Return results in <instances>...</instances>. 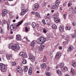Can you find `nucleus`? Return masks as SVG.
<instances>
[{
    "label": "nucleus",
    "instance_id": "nucleus-1",
    "mask_svg": "<svg viewBox=\"0 0 76 76\" xmlns=\"http://www.w3.org/2000/svg\"><path fill=\"white\" fill-rule=\"evenodd\" d=\"M23 21L22 20L18 22L17 24H15L13 25L10 26V29L11 30H14L15 28V29L17 30L19 29V26L23 23Z\"/></svg>",
    "mask_w": 76,
    "mask_h": 76
},
{
    "label": "nucleus",
    "instance_id": "nucleus-2",
    "mask_svg": "<svg viewBox=\"0 0 76 76\" xmlns=\"http://www.w3.org/2000/svg\"><path fill=\"white\" fill-rule=\"evenodd\" d=\"M64 63L62 62L60 63L58 66L59 67L61 68L62 71L63 72H64V73L66 72L67 71V70H68V69L67 67H65L64 66Z\"/></svg>",
    "mask_w": 76,
    "mask_h": 76
},
{
    "label": "nucleus",
    "instance_id": "nucleus-3",
    "mask_svg": "<svg viewBox=\"0 0 76 76\" xmlns=\"http://www.w3.org/2000/svg\"><path fill=\"white\" fill-rule=\"evenodd\" d=\"M45 41H46V39L45 38L43 37H41L37 39V42L38 44H42L44 43L45 42Z\"/></svg>",
    "mask_w": 76,
    "mask_h": 76
},
{
    "label": "nucleus",
    "instance_id": "nucleus-4",
    "mask_svg": "<svg viewBox=\"0 0 76 76\" xmlns=\"http://www.w3.org/2000/svg\"><path fill=\"white\" fill-rule=\"evenodd\" d=\"M0 68H1V71L2 72H6L7 71V67L5 65L2 63L0 64Z\"/></svg>",
    "mask_w": 76,
    "mask_h": 76
},
{
    "label": "nucleus",
    "instance_id": "nucleus-5",
    "mask_svg": "<svg viewBox=\"0 0 76 76\" xmlns=\"http://www.w3.org/2000/svg\"><path fill=\"white\" fill-rule=\"evenodd\" d=\"M61 56V53L60 52H58L55 56V58L56 60H58L60 58V57Z\"/></svg>",
    "mask_w": 76,
    "mask_h": 76
},
{
    "label": "nucleus",
    "instance_id": "nucleus-6",
    "mask_svg": "<svg viewBox=\"0 0 76 76\" xmlns=\"http://www.w3.org/2000/svg\"><path fill=\"white\" fill-rule=\"evenodd\" d=\"M29 58L30 60H31L33 62L35 61V57L33 56V55H31L30 53H29L28 54Z\"/></svg>",
    "mask_w": 76,
    "mask_h": 76
},
{
    "label": "nucleus",
    "instance_id": "nucleus-7",
    "mask_svg": "<svg viewBox=\"0 0 76 76\" xmlns=\"http://www.w3.org/2000/svg\"><path fill=\"white\" fill-rule=\"evenodd\" d=\"M19 55L23 58H26L27 57L26 54L23 52H21L19 54Z\"/></svg>",
    "mask_w": 76,
    "mask_h": 76
},
{
    "label": "nucleus",
    "instance_id": "nucleus-8",
    "mask_svg": "<svg viewBox=\"0 0 76 76\" xmlns=\"http://www.w3.org/2000/svg\"><path fill=\"white\" fill-rule=\"evenodd\" d=\"M39 7V6L37 4H35L34 6H33L32 8L34 10H37Z\"/></svg>",
    "mask_w": 76,
    "mask_h": 76
},
{
    "label": "nucleus",
    "instance_id": "nucleus-9",
    "mask_svg": "<svg viewBox=\"0 0 76 76\" xmlns=\"http://www.w3.org/2000/svg\"><path fill=\"white\" fill-rule=\"evenodd\" d=\"M74 47L72 45H70L69 48H68L67 49V52H70L72 51V50H73Z\"/></svg>",
    "mask_w": 76,
    "mask_h": 76
},
{
    "label": "nucleus",
    "instance_id": "nucleus-10",
    "mask_svg": "<svg viewBox=\"0 0 76 76\" xmlns=\"http://www.w3.org/2000/svg\"><path fill=\"white\" fill-rule=\"evenodd\" d=\"M64 29V26L63 25H61L59 27V31L60 32H63Z\"/></svg>",
    "mask_w": 76,
    "mask_h": 76
},
{
    "label": "nucleus",
    "instance_id": "nucleus-11",
    "mask_svg": "<svg viewBox=\"0 0 76 76\" xmlns=\"http://www.w3.org/2000/svg\"><path fill=\"white\" fill-rule=\"evenodd\" d=\"M7 23V29L9 30V28H10L9 25H10V21H8L7 22L6 20H4V23Z\"/></svg>",
    "mask_w": 76,
    "mask_h": 76
},
{
    "label": "nucleus",
    "instance_id": "nucleus-12",
    "mask_svg": "<svg viewBox=\"0 0 76 76\" xmlns=\"http://www.w3.org/2000/svg\"><path fill=\"white\" fill-rule=\"evenodd\" d=\"M40 66L41 67H42V68H43V69H45V68L47 67V66L46 65V64L44 63H42L41 64Z\"/></svg>",
    "mask_w": 76,
    "mask_h": 76
},
{
    "label": "nucleus",
    "instance_id": "nucleus-13",
    "mask_svg": "<svg viewBox=\"0 0 76 76\" xmlns=\"http://www.w3.org/2000/svg\"><path fill=\"white\" fill-rule=\"evenodd\" d=\"M17 71H18V72H19V73H22V68H21L20 66H18L17 68Z\"/></svg>",
    "mask_w": 76,
    "mask_h": 76
},
{
    "label": "nucleus",
    "instance_id": "nucleus-14",
    "mask_svg": "<svg viewBox=\"0 0 76 76\" xmlns=\"http://www.w3.org/2000/svg\"><path fill=\"white\" fill-rule=\"evenodd\" d=\"M7 13V10H3L2 14V15H3V16H5V15Z\"/></svg>",
    "mask_w": 76,
    "mask_h": 76
},
{
    "label": "nucleus",
    "instance_id": "nucleus-15",
    "mask_svg": "<svg viewBox=\"0 0 76 76\" xmlns=\"http://www.w3.org/2000/svg\"><path fill=\"white\" fill-rule=\"evenodd\" d=\"M70 73L72 76H74V75H75V70H74V69H71V70Z\"/></svg>",
    "mask_w": 76,
    "mask_h": 76
},
{
    "label": "nucleus",
    "instance_id": "nucleus-16",
    "mask_svg": "<svg viewBox=\"0 0 76 76\" xmlns=\"http://www.w3.org/2000/svg\"><path fill=\"white\" fill-rule=\"evenodd\" d=\"M32 68L30 67L29 69L28 72L29 75H32Z\"/></svg>",
    "mask_w": 76,
    "mask_h": 76
},
{
    "label": "nucleus",
    "instance_id": "nucleus-17",
    "mask_svg": "<svg viewBox=\"0 0 76 76\" xmlns=\"http://www.w3.org/2000/svg\"><path fill=\"white\" fill-rule=\"evenodd\" d=\"M60 3L58 0H56L55 1V5L58 7Z\"/></svg>",
    "mask_w": 76,
    "mask_h": 76
},
{
    "label": "nucleus",
    "instance_id": "nucleus-18",
    "mask_svg": "<svg viewBox=\"0 0 76 76\" xmlns=\"http://www.w3.org/2000/svg\"><path fill=\"white\" fill-rule=\"evenodd\" d=\"M35 42L34 41H32L30 43V45L32 46V47H35Z\"/></svg>",
    "mask_w": 76,
    "mask_h": 76
},
{
    "label": "nucleus",
    "instance_id": "nucleus-19",
    "mask_svg": "<svg viewBox=\"0 0 76 76\" xmlns=\"http://www.w3.org/2000/svg\"><path fill=\"white\" fill-rule=\"evenodd\" d=\"M21 10H24V9H25V6L23 3H21Z\"/></svg>",
    "mask_w": 76,
    "mask_h": 76
},
{
    "label": "nucleus",
    "instance_id": "nucleus-20",
    "mask_svg": "<svg viewBox=\"0 0 76 76\" xmlns=\"http://www.w3.org/2000/svg\"><path fill=\"white\" fill-rule=\"evenodd\" d=\"M16 39L17 40H19L20 41L21 40V38H20V37L19 35H17L16 36Z\"/></svg>",
    "mask_w": 76,
    "mask_h": 76
},
{
    "label": "nucleus",
    "instance_id": "nucleus-21",
    "mask_svg": "<svg viewBox=\"0 0 76 76\" xmlns=\"http://www.w3.org/2000/svg\"><path fill=\"white\" fill-rule=\"evenodd\" d=\"M25 13H26V12L24 11V10H22L21 11V13H20V15L21 16H22L23 15H25Z\"/></svg>",
    "mask_w": 76,
    "mask_h": 76
},
{
    "label": "nucleus",
    "instance_id": "nucleus-22",
    "mask_svg": "<svg viewBox=\"0 0 76 76\" xmlns=\"http://www.w3.org/2000/svg\"><path fill=\"white\" fill-rule=\"evenodd\" d=\"M35 16L36 17H38V18H41V17H40L39 14L37 12H36Z\"/></svg>",
    "mask_w": 76,
    "mask_h": 76
},
{
    "label": "nucleus",
    "instance_id": "nucleus-23",
    "mask_svg": "<svg viewBox=\"0 0 76 76\" xmlns=\"http://www.w3.org/2000/svg\"><path fill=\"white\" fill-rule=\"evenodd\" d=\"M57 7H58L55 4V5H54L51 7V9H55L57 8Z\"/></svg>",
    "mask_w": 76,
    "mask_h": 76
},
{
    "label": "nucleus",
    "instance_id": "nucleus-24",
    "mask_svg": "<svg viewBox=\"0 0 76 76\" xmlns=\"http://www.w3.org/2000/svg\"><path fill=\"white\" fill-rule=\"evenodd\" d=\"M45 47L44 45H43L42 46H41L39 48V50L40 51H42L44 49V47Z\"/></svg>",
    "mask_w": 76,
    "mask_h": 76
},
{
    "label": "nucleus",
    "instance_id": "nucleus-25",
    "mask_svg": "<svg viewBox=\"0 0 76 76\" xmlns=\"http://www.w3.org/2000/svg\"><path fill=\"white\" fill-rule=\"evenodd\" d=\"M15 45V46L16 49H17V50H19V49H20V47H19V45L16 44Z\"/></svg>",
    "mask_w": 76,
    "mask_h": 76
},
{
    "label": "nucleus",
    "instance_id": "nucleus-26",
    "mask_svg": "<svg viewBox=\"0 0 76 76\" xmlns=\"http://www.w3.org/2000/svg\"><path fill=\"white\" fill-rule=\"evenodd\" d=\"M13 46V43H11L9 44L8 47L10 49H11L12 47Z\"/></svg>",
    "mask_w": 76,
    "mask_h": 76
},
{
    "label": "nucleus",
    "instance_id": "nucleus-27",
    "mask_svg": "<svg viewBox=\"0 0 76 76\" xmlns=\"http://www.w3.org/2000/svg\"><path fill=\"white\" fill-rule=\"evenodd\" d=\"M22 63H23V64H26L27 63V61H26V59H23V61H22Z\"/></svg>",
    "mask_w": 76,
    "mask_h": 76
},
{
    "label": "nucleus",
    "instance_id": "nucleus-28",
    "mask_svg": "<svg viewBox=\"0 0 76 76\" xmlns=\"http://www.w3.org/2000/svg\"><path fill=\"white\" fill-rule=\"evenodd\" d=\"M11 64L12 66H16V63L15 61L12 62L11 63Z\"/></svg>",
    "mask_w": 76,
    "mask_h": 76
},
{
    "label": "nucleus",
    "instance_id": "nucleus-29",
    "mask_svg": "<svg viewBox=\"0 0 76 76\" xmlns=\"http://www.w3.org/2000/svg\"><path fill=\"white\" fill-rule=\"evenodd\" d=\"M24 70L25 72H26L28 70V68L27 66H25L24 68Z\"/></svg>",
    "mask_w": 76,
    "mask_h": 76
},
{
    "label": "nucleus",
    "instance_id": "nucleus-30",
    "mask_svg": "<svg viewBox=\"0 0 76 76\" xmlns=\"http://www.w3.org/2000/svg\"><path fill=\"white\" fill-rule=\"evenodd\" d=\"M29 29H30V27H25V31H26V32L28 31V30H29Z\"/></svg>",
    "mask_w": 76,
    "mask_h": 76
},
{
    "label": "nucleus",
    "instance_id": "nucleus-31",
    "mask_svg": "<svg viewBox=\"0 0 76 76\" xmlns=\"http://www.w3.org/2000/svg\"><path fill=\"white\" fill-rule=\"evenodd\" d=\"M56 72L59 75H61V71L59 70H57Z\"/></svg>",
    "mask_w": 76,
    "mask_h": 76
},
{
    "label": "nucleus",
    "instance_id": "nucleus-32",
    "mask_svg": "<svg viewBox=\"0 0 76 76\" xmlns=\"http://www.w3.org/2000/svg\"><path fill=\"white\" fill-rule=\"evenodd\" d=\"M31 25L33 28H34L35 27V26H36V24L35 23H32Z\"/></svg>",
    "mask_w": 76,
    "mask_h": 76
},
{
    "label": "nucleus",
    "instance_id": "nucleus-33",
    "mask_svg": "<svg viewBox=\"0 0 76 76\" xmlns=\"http://www.w3.org/2000/svg\"><path fill=\"white\" fill-rule=\"evenodd\" d=\"M52 27L53 29H56L57 28V26L55 24L52 25Z\"/></svg>",
    "mask_w": 76,
    "mask_h": 76
},
{
    "label": "nucleus",
    "instance_id": "nucleus-34",
    "mask_svg": "<svg viewBox=\"0 0 76 76\" xmlns=\"http://www.w3.org/2000/svg\"><path fill=\"white\" fill-rule=\"evenodd\" d=\"M11 48L12 50H15V49H16V48L15 46H12V47Z\"/></svg>",
    "mask_w": 76,
    "mask_h": 76
},
{
    "label": "nucleus",
    "instance_id": "nucleus-35",
    "mask_svg": "<svg viewBox=\"0 0 76 76\" xmlns=\"http://www.w3.org/2000/svg\"><path fill=\"white\" fill-rule=\"evenodd\" d=\"M72 66L74 67H76V63L74 62L72 64Z\"/></svg>",
    "mask_w": 76,
    "mask_h": 76
},
{
    "label": "nucleus",
    "instance_id": "nucleus-36",
    "mask_svg": "<svg viewBox=\"0 0 76 76\" xmlns=\"http://www.w3.org/2000/svg\"><path fill=\"white\" fill-rule=\"evenodd\" d=\"M65 29L66 30H70V27L69 26H66L65 28Z\"/></svg>",
    "mask_w": 76,
    "mask_h": 76
},
{
    "label": "nucleus",
    "instance_id": "nucleus-37",
    "mask_svg": "<svg viewBox=\"0 0 76 76\" xmlns=\"http://www.w3.org/2000/svg\"><path fill=\"white\" fill-rule=\"evenodd\" d=\"M72 38H76V34H72Z\"/></svg>",
    "mask_w": 76,
    "mask_h": 76
},
{
    "label": "nucleus",
    "instance_id": "nucleus-38",
    "mask_svg": "<svg viewBox=\"0 0 76 76\" xmlns=\"http://www.w3.org/2000/svg\"><path fill=\"white\" fill-rule=\"evenodd\" d=\"M55 22L56 23H58L59 22H60V20H57V19H56L55 20Z\"/></svg>",
    "mask_w": 76,
    "mask_h": 76
},
{
    "label": "nucleus",
    "instance_id": "nucleus-39",
    "mask_svg": "<svg viewBox=\"0 0 76 76\" xmlns=\"http://www.w3.org/2000/svg\"><path fill=\"white\" fill-rule=\"evenodd\" d=\"M46 75L47 76H50V74L48 72H46Z\"/></svg>",
    "mask_w": 76,
    "mask_h": 76
},
{
    "label": "nucleus",
    "instance_id": "nucleus-40",
    "mask_svg": "<svg viewBox=\"0 0 76 76\" xmlns=\"http://www.w3.org/2000/svg\"><path fill=\"white\" fill-rule=\"evenodd\" d=\"M43 32L44 33H47V30L45 28L43 29Z\"/></svg>",
    "mask_w": 76,
    "mask_h": 76
},
{
    "label": "nucleus",
    "instance_id": "nucleus-41",
    "mask_svg": "<svg viewBox=\"0 0 76 76\" xmlns=\"http://www.w3.org/2000/svg\"><path fill=\"white\" fill-rule=\"evenodd\" d=\"M0 33H1V34H3V29L1 28H0Z\"/></svg>",
    "mask_w": 76,
    "mask_h": 76
},
{
    "label": "nucleus",
    "instance_id": "nucleus-42",
    "mask_svg": "<svg viewBox=\"0 0 76 76\" xmlns=\"http://www.w3.org/2000/svg\"><path fill=\"white\" fill-rule=\"evenodd\" d=\"M66 16H67V14H64V19H66Z\"/></svg>",
    "mask_w": 76,
    "mask_h": 76
},
{
    "label": "nucleus",
    "instance_id": "nucleus-43",
    "mask_svg": "<svg viewBox=\"0 0 76 76\" xmlns=\"http://www.w3.org/2000/svg\"><path fill=\"white\" fill-rule=\"evenodd\" d=\"M51 16H49V17L46 16L45 17V19H51Z\"/></svg>",
    "mask_w": 76,
    "mask_h": 76
},
{
    "label": "nucleus",
    "instance_id": "nucleus-44",
    "mask_svg": "<svg viewBox=\"0 0 76 76\" xmlns=\"http://www.w3.org/2000/svg\"><path fill=\"white\" fill-rule=\"evenodd\" d=\"M47 59L46 57H45V56L44 57V58L43 59L44 61H47Z\"/></svg>",
    "mask_w": 76,
    "mask_h": 76
},
{
    "label": "nucleus",
    "instance_id": "nucleus-45",
    "mask_svg": "<svg viewBox=\"0 0 76 76\" xmlns=\"http://www.w3.org/2000/svg\"><path fill=\"white\" fill-rule=\"evenodd\" d=\"M6 58H7L8 60H10V58L8 56H6Z\"/></svg>",
    "mask_w": 76,
    "mask_h": 76
},
{
    "label": "nucleus",
    "instance_id": "nucleus-46",
    "mask_svg": "<svg viewBox=\"0 0 76 76\" xmlns=\"http://www.w3.org/2000/svg\"><path fill=\"white\" fill-rule=\"evenodd\" d=\"M24 38H25V39H26L27 41H28V42H30V40H29L28 39V37H25Z\"/></svg>",
    "mask_w": 76,
    "mask_h": 76
},
{
    "label": "nucleus",
    "instance_id": "nucleus-47",
    "mask_svg": "<svg viewBox=\"0 0 76 76\" xmlns=\"http://www.w3.org/2000/svg\"><path fill=\"white\" fill-rule=\"evenodd\" d=\"M42 22L44 23V24H46L45 23V20H42Z\"/></svg>",
    "mask_w": 76,
    "mask_h": 76
},
{
    "label": "nucleus",
    "instance_id": "nucleus-48",
    "mask_svg": "<svg viewBox=\"0 0 76 76\" xmlns=\"http://www.w3.org/2000/svg\"><path fill=\"white\" fill-rule=\"evenodd\" d=\"M72 13H74V14H76V11L75 10H74L72 11Z\"/></svg>",
    "mask_w": 76,
    "mask_h": 76
},
{
    "label": "nucleus",
    "instance_id": "nucleus-49",
    "mask_svg": "<svg viewBox=\"0 0 76 76\" xmlns=\"http://www.w3.org/2000/svg\"><path fill=\"white\" fill-rule=\"evenodd\" d=\"M72 6V4H70V3H68V7H70V6Z\"/></svg>",
    "mask_w": 76,
    "mask_h": 76
},
{
    "label": "nucleus",
    "instance_id": "nucleus-50",
    "mask_svg": "<svg viewBox=\"0 0 76 76\" xmlns=\"http://www.w3.org/2000/svg\"><path fill=\"white\" fill-rule=\"evenodd\" d=\"M29 25V23H25V26H28V25Z\"/></svg>",
    "mask_w": 76,
    "mask_h": 76
},
{
    "label": "nucleus",
    "instance_id": "nucleus-51",
    "mask_svg": "<svg viewBox=\"0 0 76 76\" xmlns=\"http://www.w3.org/2000/svg\"><path fill=\"white\" fill-rule=\"evenodd\" d=\"M9 18L10 19H12V15H9Z\"/></svg>",
    "mask_w": 76,
    "mask_h": 76
},
{
    "label": "nucleus",
    "instance_id": "nucleus-52",
    "mask_svg": "<svg viewBox=\"0 0 76 76\" xmlns=\"http://www.w3.org/2000/svg\"><path fill=\"white\" fill-rule=\"evenodd\" d=\"M66 5H67V4L66 3H65L64 4H63V6H66Z\"/></svg>",
    "mask_w": 76,
    "mask_h": 76
},
{
    "label": "nucleus",
    "instance_id": "nucleus-53",
    "mask_svg": "<svg viewBox=\"0 0 76 76\" xmlns=\"http://www.w3.org/2000/svg\"><path fill=\"white\" fill-rule=\"evenodd\" d=\"M24 11H25V12H26H26H27L28 11V9H26V10H24Z\"/></svg>",
    "mask_w": 76,
    "mask_h": 76
},
{
    "label": "nucleus",
    "instance_id": "nucleus-54",
    "mask_svg": "<svg viewBox=\"0 0 76 76\" xmlns=\"http://www.w3.org/2000/svg\"><path fill=\"white\" fill-rule=\"evenodd\" d=\"M47 71H48L49 70V69H50V68L49 67H48L47 68Z\"/></svg>",
    "mask_w": 76,
    "mask_h": 76
},
{
    "label": "nucleus",
    "instance_id": "nucleus-55",
    "mask_svg": "<svg viewBox=\"0 0 76 76\" xmlns=\"http://www.w3.org/2000/svg\"><path fill=\"white\" fill-rule=\"evenodd\" d=\"M36 12H32V14H33V15H34V14H35V13H36Z\"/></svg>",
    "mask_w": 76,
    "mask_h": 76
},
{
    "label": "nucleus",
    "instance_id": "nucleus-56",
    "mask_svg": "<svg viewBox=\"0 0 76 76\" xmlns=\"http://www.w3.org/2000/svg\"><path fill=\"white\" fill-rule=\"evenodd\" d=\"M9 57L11 58V57H12V56L11 55H9Z\"/></svg>",
    "mask_w": 76,
    "mask_h": 76
},
{
    "label": "nucleus",
    "instance_id": "nucleus-57",
    "mask_svg": "<svg viewBox=\"0 0 76 76\" xmlns=\"http://www.w3.org/2000/svg\"><path fill=\"white\" fill-rule=\"evenodd\" d=\"M63 45H65V44H66V42H64L63 43Z\"/></svg>",
    "mask_w": 76,
    "mask_h": 76
},
{
    "label": "nucleus",
    "instance_id": "nucleus-58",
    "mask_svg": "<svg viewBox=\"0 0 76 76\" xmlns=\"http://www.w3.org/2000/svg\"><path fill=\"white\" fill-rule=\"evenodd\" d=\"M16 19H19V16H17L16 17Z\"/></svg>",
    "mask_w": 76,
    "mask_h": 76
},
{
    "label": "nucleus",
    "instance_id": "nucleus-59",
    "mask_svg": "<svg viewBox=\"0 0 76 76\" xmlns=\"http://www.w3.org/2000/svg\"><path fill=\"white\" fill-rule=\"evenodd\" d=\"M5 0H0V1L1 2H3V1H4Z\"/></svg>",
    "mask_w": 76,
    "mask_h": 76
},
{
    "label": "nucleus",
    "instance_id": "nucleus-60",
    "mask_svg": "<svg viewBox=\"0 0 76 76\" xmlns=\"http://www.w3.org/2000/svg\"><path fill=\"white\" fill-rule=\"evenodd\" d=\"M12 22H16V20H12Z\"/></svg>",
    "mask_w": 76,
    "mask_h": 76
},
{
    "label": "nucleus",
    "instance_id": "nucleus-61",
    "mask_svg": "<svg viewBox=\"0 0 76 76\" xmlns=\"http://www.w3.org/2000/svg\"><path fill=\"white\" fill-rule=\"evenodd\" d=\"M59 49L60 50H62V47H59Z\"/></svg>",
    "mask_w": 76,
    "mask_h": 76
},
{
    "label": "nucleus",
    "instance_id": "nucleus-62",
    "mask_svg": "<svg viewBox=\"0 0 76 76\" xmlns=\"http://www.w3.org/2000/svg\"><path fill=\"white\" fill-rule=\"evenodd\" d=\"M11 32H10V34H13V32L12 30L10 31Z\"/></svg>",
    "mask_w": 76,
    "mask_h": 76
},
{
    "label": "nucleus",
    "instance_id": "nucleus-63",
    "mask_svg": "<svg viewBox=\"0 0 76 76\" xmlns=\"http://www.w3.org/2000/svg\"><path fill=\"white\" fill-rule=\"evenodd\" d=\"M36 35L37 37H39V34H36Z\"/></svg>",
    "mask_w": 76,
    "mask_h": 76
},
{
    "label": "nucleus",
    "instance_id": "nucleus-64",
    "mask_svg": "<svg viewBox=\"0 0 76 76\" xmlns=\"http://www.w3.org/2000/svg\"><path fill=\"white\" fill-rule=\"evenodd\" d=\"M37 73H39V71H38L37 72Z\"/></svg>",
    "mask_w": 76,
    "mask_h": 76
}]
</instances>
